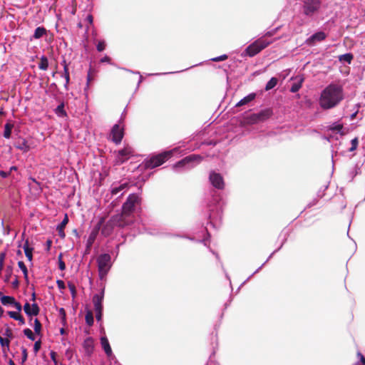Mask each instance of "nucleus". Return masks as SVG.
Returning a JSON list of instances; mask_svg holds the SVG:
<instances>
[{
    "label": "nucleus",
    "mask_w": 365,
    "mask_h": 365,
    "mask_svg": "<svg viewBox=\"0 0 365 365\" xmlns=\"http://www.w3.org/2000/svg\"><path fill=\"white\" fill-rule=\"evenodd\" d=\"M343 98L342 87L331 83L322 91L319 98V105L324 109H330L336 106Z\"/></svg>",
    "instance_id": "f257e3e1"
},
{
    "label": "nucleus",
    "mask_w": 365,
    "mask_h": 365,
    "mask_svg": "<svg viewBox=\"0 0 365 365\" xmlns=\"http://www.w3.org/2000/svg\"><path fill=\"white\" fill-rule=\"evenodd\" d=\"M142 198L136 193L128 195L126 200L122 205V210L131 216L134 213L141 210Z\"/></svg>",
    "instance_id": "f03ea898"
},
{
    "label": "nucleus",
    "mask_w": 365,
    "mask_h": 365,
    "mask_svg": "<svg viewBox=\"0 0 365 365\" xmlns=\"http://www.w3.org/2000/svg\"><path fill=\"white\" fill-rule=\"evenodd\" d=\"M272 42L273 41L267 40L264 37L259 38L246 48L245 53L250 57H253L267 48Z\"/></svg>",
    "instance_id": "7ed1b4c3"
},
{
    "label": "nucleus",
    "mask_w": 365,
    "mask_h": 365,
    "mask_svg": "<svg viewBox=\"0 0 365 365\" xmlns=\"http://www.w3.org/2000/svg\"><path fill=\"white\" fill-rule=\"evenodd\" d=\"M172 155L170 151L163 152L160 154L152 156L150 159L145 161V167L147 169H153L163 165Z\"/></svg>",
    "instance_id": "20e7f679"
},
{
    "label": "nucleus",
    "mask_w": 365,
    "mask_h": 365,
    "mask_svg": "<svg viewBox=\"0 0 365 365\" xmlns=\"http://www.w3.org/2000/svg\"><path fill=\"white\" fill-rule=\"evenodd\" d=\"M116 227L123 228L126 226L132 225L135 221V217L129 215L121 210V212L113 215L110 217Z\"/></svg>",
    "instance_id": "39448f33"
},
{
    "label": "nucleus",
    "mask_w": 365,
    "mask_h": 365,
    "mask_svg": "<svg viewBox=\"0 0 365 365\" xmlns=\"http://www.w3.org/2000/svg\"><path fill=\"white\" fill-rule=\"evenodd\" d=\"M98 267L99 275L103 278L108 273L110 269V256L108 254L101 255L98 259Z\"/></svg>",
    "instance_id": "423d86ee"
},
{
    "label": "nucleus",
    "mask_w": 365,
    "mask_h": 365,
    "mask_svg": "<svg viewBox=\"0 0 365 365\" xmlns=\"http://www.w3.org/2000/svg\"><path fill=\"white\" fill-rule=\"evenodd\" d=\"M273 115V111L271 108H266L257 113L251 114L248 118V121L250 123H257L259 122L265 121Z\"/></svg>",
    "instance_id": "0eeeda50"
},
{
    "label": "nucleus",
    "mask_w": 365,
    "mask_h": 365,
    "mask_svg": "<svg viewBox=\"0 0 365 365\" xmlns=\"http://www.w3.org/2000/svg\"><path fill=\"white\" fill-rule=\"evenodd\" d=\"M320 6V0H304V14L307 16H312L319 9Z\"/></svg>",
    "instance_id": "6e6552de"
},
{
    "label": "nucleus",
    "mask_w": 365,
    "mask_h": 365,
    "mask_svg": "<svg viewBox=\"0 0 365 365\" xmlns=\"http://www.w3.org/2000/svg\"><path fill=\"white\" fill-rule=\"evenodd\" d=\"M133 150L130 146H126L124 148L118 151L116 154V163L118 165H121L127 161L130 156L133 155Z\"/></svg>",
    "instance_id": "1a4fd4ad"
},
{
    "label": "nucleus",
    "mask_w": 365,
    "mask_h": 365,
    "mask_svg": "<svg viewBox=\"0 0 365 365\" xmlns=\"http://www.w3.org/2000/svg\"><path fill=\"white\" fill-rule=\"evenodd\" d=\"M106 217H101L98 222L96 224L95 227L93 229L89 235L88 239L87 240L86 243V249L89 250L92 245L93 244L94 241L96 239V237L99 232V230H101V227L103 223H105Z\"/></svg>",
    "instance_id": "9d476101"
},
{
    "label": "nucleus",
    "mask_w": 365,
    "mask_h": 365,
    "mask_svg": "<svg viewBox=\"0 0 365 365\" xmlns=\"http://www.w3.org/2000/svg\"><path fill=\"white\" fill-rule=\"evenodd\" d=\"M111 140L115 144H119L124 136L123 128L119 124H115L110 131Z\"/></svg>",
    "instance_id": "9b49d317"
},
{
    "label": "nucleus",
    "mask_w": 365,
    "mask_h": 365,
    "mask_svg": "<svg viewBox=\"0 0 365 365\" xmlns=\"http://www.w3.org/2000/svg\"><path fill=\"white\" fill-rule=\"evenodd\" d=\"M210 181L211 184L217 189L222 190L225 187V182L222 176L214 171L210 172Z\"/></svg>",
    "instance_id": "f8f14e48"
},
{
    "label": "nucleus",
    "mask_w": 365,
    "mask_h": 365,
    "mask_svg": "<svg viewBox=\"0 0 365 365\" xmlns=\"http://www.w3.org/2000/svg\"><path fill=\"white\" fill-rule=\"evenodd\" d=\"M326 37H327V35L324 32L319 31V32L314 34L309 38H308L306 40L305 43L307 45H308L309 46H312L315 45V43L317 42H320V41H324L326 38Z\"/></svg>",
    "instance_id": "ddd939ff"
},
{
    "label": "nucleus",
    "mask_w": 365,
    "mask_h": 365,
    "mask_svg": "<svg viewBox=\"0 0 365 365\" xmlns=\"http://www.w3.org/2000/svg\"><path fill=\"white\" fill-rule=\"evenodd\" d=\"M203 158L200 155L192 154L185 157L183 159L176 163V166H184L186 164L192 162L200 163L202 160Z\"/></svg>",
    "instance_id": "4468645a"
},
{
    "label": "nucleus",
    "mask_w": 365,
    "mask_h": 365,
    "mask_svg": "<svg viewBox=\"0 0 365 365\" xmlns=\"http://www.w3.org/2000/svg\"><path fill=\"white\" fill-rule=\"evenodd\" d=\"M24 310L29 317L37 316L39 314L40 308L36 303H34L31 305L29 302H26L24 306Z\"/></svg>",
    "instance_id": "2eb2a0df"
},
{
    "label": "nucleus",
    "mask_w": 365,
    "mask_h": 365,
    "mask_svg": "<svg viewBox=\"0 0 365 365\" xmlns=\"http://www.w3.org/2000/svg\"><path fill=\"white\" fill-rule=\"evenodd\" d=\"M115 225L114 224L113 220L110 218L106 224H103L101 229V234L105 237H108L110 235L115 227Z\"/></svg>",
    "instance_id": "dca6fc26"
},
{
    "label": "nucleus",
    "mask_w": 365,
    "mask_h": 365,
    "mask_svg": "<svg viewBox=\"0 0 365 365\" xmlns=\"http://www.w3.org/2000/svg\"><path fill=\"white\" fill-rule=\"evenodd\" d=\"M103 299V291L100 294H95L93 297V303L95 311L103 310L102 302Z\"/></svg>",
    "instance_id": "f3484780"
},
{
    "label": "nucleus",
    "mask_w": 365,
    "mask_h": 365,
    "mask_svg": "<svg viewBox=\"0 0 365 365\" xmlns=\"http://www.w3.org/2000/svg\"><path fill=\"white\" fill-rule=\"evenodd\" d=\"M68 215L65 214V217H64L63 220H62L61 224L58 225V227H57V230L58 232V235L61 238H64L65 236H66L65 232H64V228H65L66 225L68 224Z\"/></svg>",
    "instance_id": "a211bd4d"
},
{
    "label": "nucleus",
    "mask_w": 365,
    "mask_h": 365,
    "mask_svg": "<svg viewBox=\"0 0 365 365\" xmlns=\"http://www.w3.org/2000/svg\"><path fill=\"white\" fill-rule=\"evenodd\" d=\"M101 346H102L105 353L106 354V355L108 356H111V354H112V349H111V347L110 346L109 341H108V339L106 336L101 337Z\"/></svg>",
    "instance_id": "6ab92c4d"
},
{
    "label": "nucleus",
    "mask_w": 365,
    "mask_h": 365,
    "mask_svg": "<svg viewBox=\"0 0 365 365\" xmlns=\"http://www.w3.org/2000/svg\"><path fill=\"white\" fill-rule=\"evenodd\" d=\"M24 253L26 257H27L28 260L31 262L33 259V250L34 249L32 247H29V240H26L24 246H23Z\"/></svg>",
    "instance_id": "aec40b11"
},
{
    "label": "nucleus",
    "mask_w": 365,
    "mask_h": 365,
    "mask_svg": "<svg viewBox=\"0 0 365 365\" xmlns=\"http://www.w3.org/2000/svg\"><path fill=\"white\" fill-rule=\"evenodd\" d=\"M83 347L86 351L91 354L93 350V340L91 337L86 338L83 341Z\"/></svg>",
    "instance_id": "412c9836"
},
{
    "label": "nucleus",
    "mask_w": 365,
    "mask_h": 365,
    "mask_svg": "<svg viewBox=\"0 0 365 365\" xmlns=\"http://www.w3.org/2000/svg\"><path fill=\"white\" fill-rule=\"evenodd\" d=\"M63 76L66 79V83L64 85V87L66 90L68 89V84L70 82V76H69V71H68V67L65 60L63 61Z\"/></svg>",
    "instance_id": "4be33fe9"
},
{
    "label": "nucleus",
    "mask_w": 365,
    "mask_h": 365,
    "mask_svg": "<svg viewBox=\"0 0 365 365\" xmlns=\"http://www.w3.org/2000/svg\"><path fill=\"white\" fill-rule=\"evenodd\" d=\"M8 315L15 319V320H17L19 321V322L21 324H25V319L24 318L21 316V314L19 312H13V311H9L7 312Z\"/></svg>",
    "instance_id": "5701e85b"
},
{
    "label": "nucleus",
    "mask_w": 365,
    "mask_h": 365,
    "mask_svg": "<svg viewBox=\"0 0 365 365\" xmlns=\"http://www.w3.org/2000/svg\"><path fill=\"white\" fill-rule=\"evenodd\" d=\"M255 96H256L255 93L249 94L248 96H245L242 100H240L236 104V106L237 107L242 106H244V105L250 103V101H252V100H254L255 98Z\"/></svg>",
    "instance_id": "b1692460"
},
{
    "label": "nucleus",
    "mask_w": 365,
    "mask_h": 365,
    "mask_svg": "<svg viewBox=\"0 0 365 365\" xmlns=\"http://www.w3.org/2000/svg\"><path fill=\"white\" fill-rule=\"evenodd\" d=\"M46 34V29L44 27H37L35 29L34 34V38L36 39L41 38L44 34Z\"/></svg>",
    "instance_id": "393cba45"
},
{
    "label": "nucleus",
    "mask_w": 365,
    "mask_h": 365,
    "mask_svg": "<svg viewBox=\"0 0 365 365\" xmlns=\"http://www.w3.org/2000/svg\"><path fill=\"white\" fill-rule=\"evenodd\" d=\"M13 128H14V125L10 123H7L5 124L4 132V137L5 138H9L11 137V130H12Z\"/></svg>",
    "instance_id": "a878e982"
},
{
    "label": "nucleus",
    "mask_w": 365,
    "mask_h": 365,
    "mask_svg": "<svg viewBox=\"0 0 365 365\" xmlns=\"http://www.w3.org/2000/svg\"><path fill=\"white\" fill-rule=\"evenodd\" d=\"M354 56L351 53H345L339 56V60L341 62H347L348 63H351L353 60Z\"/></svg>",
    "instance_id": "bb28decb"
},
{
    "label": "nucleus",
    "mask_w": 365,
    "mask_h": 365,
    "mask_svg": "<svg viewBox=\"0 0 365 365\" xmlns=\"http://www.w3.org/2000/svg\"><path fill=\"white\" fill-rule=\"evenodd\" d=\"M1 302L4 305L13 304L15 303V299L10 296H2L1 297Z\"/></svg>",
    "instance_id": "cd10ccee"
},
{
    "label": "nucleus",
    "mask_w": 365,
    "mask_h": 365,
    "mask_svg": "<svg viewBox=\"0 0 365 365\" xmlns=\"http://www.w3.org/2000/svg\"><path fill=\"white\" fill-rule=\"evenodd\" d=\"M277 82H278V80L277 78L275 77H272L268 82L266 84V86H265V90L266 91H269L271 89H272L274 87L276 86V85L277 84Z\"/></svg>",
    "instance_id": "c85d7f7f"
},
{
    "label": "nucleus",
    "mask_w": 365,
    "mask_h": 365,
    "mask_svg": "<svg viewBox=\"0 0 365 365\" xmlns=\"http://www.w3.org/2000/svg\"><path fill=\"white\" fill-rule=\"evenodd\" d=\"M48 67V61L47 58L46 56H42L41 58V61L38 64V68L41 70L46 71V70H47Z\"/></svg>",
    "instance_id": "c756f323"
},
{
    "label": "nucleus",
    "mask_w": 365,
    "mask_h": 365,
    "mask_svg": "<svg viewBox=\"0 0 365 365\" xmlns=\"http://www.w3.org/2000/svg\"><path fill=\"white\" fill-rule=\"evenodd\" d=\"M86 324L91 327L93 324L94 320H93V312L91 310H88L86 314Z\"/></svg>",
    "instance_id": "7c9ffc66"
},
{
    "label": "nucleus",
    "mask_w": 365,
    "mask_h": 365,
    "mask_svg": "<svg viewBox=\"0 0 365 365\" xmlns=\"http://www.w3.org/2000/svg\"><path fill=\"white\" fill-rule=\"evenodd\" d=\"M18 266L22 271L24 279H26V282H28V269L24 262L22 261H19L18 262Z\"/></svg>",
    "instance_id": "2f4dec72"
},
{
    "label": "nucleus",
    "mask_w": 365,
    "mask_h": 365,
    "mask_svg": "<svg viewBox=\"0 0 365 365\" xmlns=\"http://www.w3.org/2000/svg\"><path fill=\"white\" fill-rule=\"evenodd\" d=\"M302 81H303V79L300 78L298 81V82L293 83L292 86H291L290 91L292 93L297 92L301 88V87H302Z\"/></svg>",
    "instance_id": "473e14b6"
},
{
    "label": "nucleus",
    "mask_w": 365,
    "mask_h": 365,
    "mask_svg": "<svg viewBox=\"0 0 365 365\" xmlns=\"http://www.w3.org/2000/svg\"><path fill=\"white\" fill-rule=\"evenodd\" d=\"M55 112L58 116H66V112L64 110L63 103H61L60 105L57 106V108L55 110Z\"/></svg>",
    "instance_id": "72a5a7b5"
},
{
    "label": "nucleus",
    "mask_w": 365,
    "mask_h": 365,
    "mask_svg": "<svg viewBox=\"0 0 365 365\" xmlns=\"http://www.w3.org/2000/svg\"><path fill=\"white\" fill-rule=\"evenodd\" d=\"M128 186V184L125 182V183H123V184L120 185L118 187H113L112 190H111V194L112 195H116L119 192H120L123 190L125 189Z\"/></svg>",
    "instance_id": "f704fd0d"
},
{
    "label": "nucleus",
    "mask_w": 365,
    "mask_h": 365,
    "mask_svg": "<svg viewBox=\"0 0 365 365\" xmlns=\"http://www.w3.org/2000/svg\"><path fill=\"white\" fill-rule=\"evenodd\" d=\"M13 268L11 266H7L6 269V274H5V282H8L12 275Z\"/></svg>",
    "instance_id": "c9c22d12"
},
{
    "label": "nucleus",
    "mask_w": 365,
    "mask_h": 365,
    "mask_svg": "<svg viewBox=\"0 0 365 365\" xmlns=\"http://www.w3.org/2000/svg\"><path fill=\"white\" fill-rule=\"evenodd\" d=\"M41 324L38 319H35L34 320V331L37 334H40L41 331Z\"/></svg>",
    "instance_id": "e433bc0d"
},
{
    "label": "nucleus",
    "mask_w": 365,
    "mask_h": 365,
    "mask_svg": "<svg viewBox=\"0 0 365 365\" xmlns=\"http://www.w3.org/2000/svg\"><path fill=\"white\" fill-rule=\"evenodd\" d=\"M62 257H63V254L60 253L59 255L58 256V268L61 271L65 270V269H66V264L63 261Z\"/></svg>",
    "instance_id": "4c0bfd02"
},
{
    "label": "nucleus",
    "mask_w": 365,
    "mask_h": 365,
    "mask_svg": "<svg viewBox=\"0 0 365 365\" xmlns=\"http://www.w3.org/2000/svg\"><path fill=\"white\" fill-rule=\"evenodd\" d=\"M94 79V71L90 68L87 74V86Z\"/></svg>",
    "instance_id": "58836bf2"
},
{
    "label": "nucleus",
    "mask_w": 365,
    "mask_h": 365,
    "mask_svg": "<svg viewBox=\"0 0 365 365\" xmlns=\"http://www.w3.org/2000/svg\"><path fill=\"white\" fill-rule=\"evenodd\" d=\"M9 344L10 340L8 338H4L1 336H0V344L3 348L6 347L9 349Z\"/></svg>",
    "instance_id": "ea45409f"
},
{
    "label": "nucleus",
    "mask_w": 365,
    "mask_h": 365,
    "mask_svg": "<svg viewBox=\"0 0 365 365\" xmlns=\"http://www.w3.org/2000/svg\"><path fill=\"white\" fill-rule=\"evenodd\" d=\"M24 334L31 341H34L35 340V336L34 334V333L32 332V331L27 328V329H25L24 330Z\"/></svg>",
    "instance_id": "a19ab883"
},
{
    "label": "nucleus",
    "mask_w": 365,
    "mask_h": 365,
    "mask_svg": "<svg viewBox=\"0 0 365 365\" xmlns=\"http://www.w3.org/2000/svg\"><path fill=\"white\" fill-rule=\"evenodd\" d=\"M58 312H59V314H60L61 318L62 324L63 325H66V314L65 309L63 308H60Z\"/></svg>",
    "instance_id": "79ce46f5"
},
{
    "label": "nucleus",
    "mask_w": 365,
    "mask_h": 365,
    "mask_svg": "<svg viewBox=\"0 0 365 365\" xmlns=\"http://www.w3.org/2000/svg\"><path fill=\"white\" fill-rule=\"evenodd\" d=\"M68 287L71 293L72 297L74 298L76 295V289L75 284L71 282H68Z\"/></svg>",
    "instance_id": "37998d69"
},
{
    "label": "nucleus",
    "mask_w": 365,
    "mask_h": 365,
    "mask_svg": "<svg viewBox=\"0 0 365 365\" xmlns=\"http://www.w3.org/2000/svg\"><path fill=\"white\" fill-rule=\"evenodd\" d=\"M228 58V56L227 54H223L217 57H215L211 58V61L214 62H219V61H223Z\"/></svg>",
    "instance_id": "c03bdc74"
},
{
    "label": "nucleus",
    "mask_w": 365,
    "mask_h": 365,
    "mask_svg": "<svg viewBox=\"0 0 365 365\" xmlns=\"http://www.w3.org/2000/svg\"><path fill=\"white\" fill-rule=\"evenodd\" d=\"M351 147L349 148V151L352 152L357 148L358 143H359L358 138H354V139L351 140Z\"/></svg>",
    "instance_id": "a18cd8bd"
},
{
    "label": "nucleus",
    "mask_w": 365,
    "mask_h": 365,
    "mask_svg": "<svg viewBox=\"0 0 365 365\" xmlns=\"http://www.w3.org/2000/svg\"><path fill=\"white\" fill-rule=\"evenodd\" d=\"M343 128L342 124H334L330 127V130L333 131H341V130Z\"/></svg>",
    "instance_id": "49530a36"
},
{
    "label": "nucleus",
    "mask_w": 365,
    "mask_h": 365,
    "mask_svg": "<svg viewBox=\"0 0 365 365\" xmlns=\"http://www.w3.org/2000/svg\"><path fill=\"white\" fill-rule=\"evenodd\" d=\"M28 358V353L26 348L22 347V358H21V364H24V363L27 360Z\"/></svg>",
    "instance_id": "de8ad7c7"
},
{
    "label": "nucleus",
    "mask_w": 365,
    "mask_h": 365,
    "mask_svg": "<svg viewBox=\"0 0 365 365\" xmlns=\"http://www.w3.org/2000/svg\"><path fill=\"white\" fill-rule=\"evenodd\" d=\"M96 48H97V50H98V51H100V52H101V51H103L105 49V48H106V43H105V42H104V41H99V42L98 43V44H97Z\"/></svg>",
    "instance_id": "09e8293b"
},
{
    "label": "nucleus",
    "mask_w": 365,
    "mask_h": 365,
    "mask_svg": "<svg viewBox=\"0 0 365 365\" xmlns=\"http://www.w3.org/2000/svg\"><path fill=\"white\" fill-rule=\"evenodd\" d=\"M41 342L40 340L35 342L34 346V351L35 353H37L41 349Z\"/></svg>",
    "instance_id": "8fccbe9b"
},
{
    "label": "nucleus",
    "mask_w": 365,
    "mask_h": 365,
    "mask_svg": "<svg viewBox=\"0 0 365 365\" xmlns=\"http://www.w3.org/2000/svg\"><path fill=\"white\" fill-rule=\"evenodd\" d=\"M4 335L9 339H12L13 338V333H12V330L10 329V328H6V329L5 330V333H4Z\"/></svg>",
    "instance_id": "3c124183"
},
{
    "label": "nucleus",
    "mask_w": 365,
    "mask_h": 365,
    "mask_svg": "<svg viewBox=\"0 0 365 365\" xmlns=\"http://www.w3.org/2000/svg\"><path fill=\"white\" fill-rule=\"evenodd\" d=\"M56 284L58 287L60 289H64L66 288L65 283L63 280L58 279L56 281Z\"/></svg>",
    "instance_id": "603ef678"
},
{
    "label": "nucleus",
    "mask_w": 365,
    "mask_h": 365,
    "mask_svg": "<svg viewBox=\"0 0 365 365\" xmlns=\"http://www.w3.org/2000/svg\"><path fill=\"white\" fill-rule=\"evenodd\" d=\"M50 356H51V360L54 362L55 365H56L57 364L56 353L53 351H51L50 353Z\"/></svg>",
    "instance_id": "864d4df0"
},
{
    "label": "nucleus",
    "mask_w": 365,
    "mask_h": 365,
    "mask_svg": "<svg viewBox=\"0 0 365 365\" xmlns=\"http://www.w3.org/2000/svg\"><path fill=\"white\" fill-rule=\"evenodd\" d=\"M13 305L18 310V312L20 313L22 309L21 304L15 301V303H14Z\"/></svg>",
    "instance_id": "5fc2aeb1"
},
{
    "label": "nucleus",
    "mask_w": 365,
    "mask_h": 365,
    "mask_svg": "<svg viewBox=\"0 0 365 365\" xmlns=\"http://www.w3.org/2000/svg\"><path fill=\"white\" fill-rule=\"evenodd\" d=\"M96 312V318L98 321H100L102 318V312L103 310L95 311Z\"/></svg>",
    "instance_id": "6e6d98bb"
},
{
    "label": "nucleus",
    "mask_w": 365,
    "mask_h": 365,
    "mask_svg": "<svg viewBox=\"0 0 365 365\" xmlns=\"http://www.w3.org/2000/svg\"><path fill=\"white\" fill-rule=\"evenodd\" d=\"M10 175V172H6L4 170L0 171V176L3 178H7Z\"/></svg>",
    "instance_id": "4d7b16f0"
},
{
    "label": "nucleus",
    "mask_w": 365,
    "mask_h": 365,
    "mask_svg": "<svg viewBox=\"0 0 365 365\" xmlns=\"http://www.w3.org/2000/svg\"><path fill=\"white\" fill-rule=\"evenodd\" d=\"M19 282L18 280V278L17 277H16L15 278V280L14 282H12V287L14 288V289H16L19 287Z\"/></svg>",
    "instance_id": "13d9d810"
},
{
    "label": "nucleus",
    "mask_w": 365,
    "mask_h": 365,
    "mask_svg": "<svg viewBox=\"0 0 365 365\" xmlns=\"http://www.w3.org/2000/svg\"><path fill=\"white\" fill-rule=\"evenodd\" d=\"M51 245H52V240H48L46 241V250L47 251L50 250Z\"/></svg>",
    "instance_id": "bf43d9fd"
},
{
    "label": "nucleus",
    "mask_w": 365,
    "mask_h": 365,
    "mask_svg": "<svg viewBox=\"0 0 365 365\" xmlns=\"http://www.w3.org/2000/svg\"><path fill=\"white\" fill-rule=\"evenodd\" d=\"M110 58L109 56H105L103 57V58H101V62H110Z\"/></svg>",
    "instance_id": "052dcab7"
},
{
    "label": "nucleus",
    "mask_w": 365,
    "mask_h": 365,
    "mask_svg": "<svg viewBox=\"0 0 365 365\" xmlns=\"http://www.w3.org/2000/svg\"><path fill=\"white\" fill-rule=\"evenodd\" d=\"M86 20H87V21H88L90 24H93V16H92V15H88V16L86 17Z\"/></svg>",
    "instance_id": "680f3d73"
},
{
    "label": "nucleus",
    "mask_w": 365,
    "mask_h": 365,
    "mask_svg": "<svg viewBox=\"0 0 365 365\" xmlns=\"http://www.w3.org/2000/svg\"><path fill=\"white\" fill-rule=\"evenodd\" d=\"M272 35H273L272 32L268 31L265 34V35L263 37L267 39V36H272Z\"/></svg>",
    "instance_id": "e2e57ef3"
},
{
    "label": "nucleus",
    "mask_w": 365,
    "mask_h": 365,
    "mask_svg": "<svg viewBox=\"0 0 365 365\" xmlns=\"http://www.w3.org/2000/svg\"><path fill=\"white\" fill-rule=\"evenodd\" d=\"M17 170V168L16 166H12L10 168V170L9 172H10V173L13 171V170Z\"/></svg>",
    "instance_id": "0e129e2a"
},
{
    "label": "nucleus",
    "mask_w": 365,
    "mask_h": 365,
    "mask_svg": "<svg viewBox=\"0 0 365 365\" xmlns=\"http://www.w3.org/2000/svg\"><path fill=\"white\" fill-rule=\"evenodd\" d=\"M31 300L34 301V302L36 300V294H35V292H34L32 294V295H31Z\"/></svg>",
    "instance_id": "69168bd1"
},
{
    "label": "nucleus",
    "mask_w": 365,
    "mask_h": 365,
    "mask_svg": "<svg viewBox=\"0 0 365 365\" xmlns=\"http://www.w3.org/2000/svg\"><path fill=\"white\" fill-rule=\"evenodd\" d=\"M60 333H61V334H64L66 333L65 329H64L63 328H61V329H60Z\"/></svg>",
    "instance_id": "338daca9"
},
{
    "label": "nucleus",
    "mask_w": 365,
    "mask_h": 365,
    "mask_svg": "<svg viewBox=\"0 0 365 365\" xmlns=\"http://www.w3.org/2000/svg\"><path fill=\"white\" fill-rule=\"evenodd\" d=\"M9 365H15V363L11 359H10L9 361Z\"/></svg>",
    "instance_id": "774afa93"
}]
</instances>
